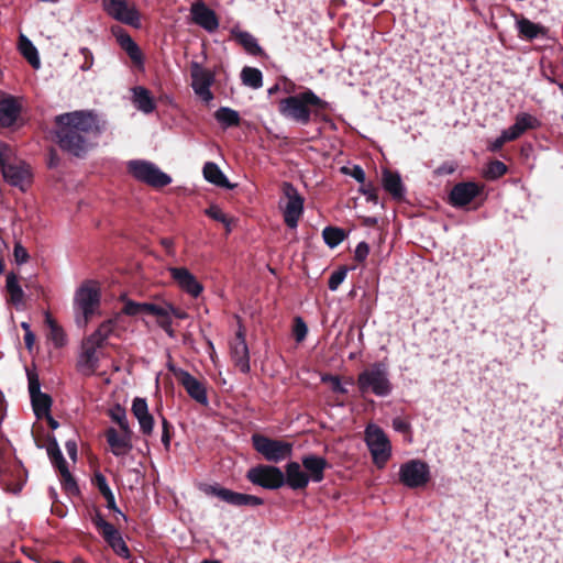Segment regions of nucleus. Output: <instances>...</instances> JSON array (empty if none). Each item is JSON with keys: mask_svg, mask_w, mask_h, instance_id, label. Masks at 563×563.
Returning a JSON list of instances; mask_svg holds the SVG:
<instances>
[{"mask_svg": "<svg viewBox=\"0 0 563 563\" xmlns=\"http://www.w3.org/2000/svg\"><path fill=\"white\" fill-rule=\"evenodd\" d=\"M104 122L92 111H74L55 118L56 143L64 152L85 157L104 131Z\"/></svg>", "mask_w": 563, "mask_h": 563, "instance_id": "obj_1", "label": "nucleus"}, {"mask_svg": "<svg viewBox=\"0 0 563 563\" xmlns=\"http://www.w3.org/2000/svg\"><path fill=\"white\" fill-rule=\"evenodd\" d=\"M330 108V103L318 97L311 89L280 99L278 102L279 113L302 125H307L312 117L314 120L328 121L322 112Z\"/></svg>", "mask_w": 563, "mask_h": 563, "instance_id": "obj_2", "label": "nucleus"}, {"mask_svg": "<svg viewBox=\"0 0 563 563\" xmlns=\"http://www.w3.org/2000/svg\"><path fill=\"white\" fill-rule=\"evenodd\" d=\"M358 391L362 396L373 393L378 397H386L393 390L387 366L383 362L371 364L362 371L356 379Z\"/></svg>", "mask_w": 563, "mask_h": 563, "instance_id": "obj_3", "label": "nucleus"}, {"mask_svg": "<svg viewBox=\"0 0 563 563\" xmlns=\"http://www.w3.org/2000/svg\"><path fill=\"white\" fill-rule=\"evenodd\" d=\"M12 147L0 142V169L4 180L11 186L25 191L31 184L32 173L30 166L25 162L12 163Z\"/></svg>", "mask_w": 563, "mask_h": 563, "instance_id": "obj_4", "label": "nucleus"}, {"mask_svg": "<svg viewBox=\"0 0 563 563\" xmlns=\"http://www.w3.org/2000/svg\"><path fill=\"white\" fill-rule=\"evenodd\" d=\"M253 449L267 462L279 463L292 454V443L272 439L261 433H254L251 438Z\"/></svg>", "mask_w": 563, "mask_h": 563, "instance_id": "obj_5", "label": "nucleus"}, {"mask_svg": "<svg viewBox=\"0 0 563 563\" xmlns=\"http://www.w3.org/2000/svg\"><path fill=\"white\" fill-rule=\"evenodd\" d=\"M365 442L374 464L378 468H383L391 455V445L388 437L380 427L368 424L365 429Z\"/></svg>", "mask_w": 563, "mask_h": 563, "instance_id": "obj_6", "label": "nucleus"}, {"mask_svg": "<svg viewBox=\"0 0 563 563\" xmlns=\"http://www.w3.org/2000/svg\"><path fill=\"white\" fill-rule=\"evenodd\" d=\"M128 172L139 181L154 188H163L172 183V177L148 161L134 159L128 163Z\"/></svg>", "mask_w": 563, "mask_h": 563, "instance_id": "obj_7", "label": "nucleus"}, {"mask_svg": "<svg viewBox=\"0 0 563 563\" xmlns=\"http://www.w3.org/2000/svg\"><path fill=\"white\" fill-rule=\"evenodd\" d=\"M246 478L253 485L271 490L279 489L285 485L284 472L279 467L268 464H258L250 468Z\"/></svg>", "mask_w": 563, "mask_h": 563, "instance_id": "obj_8", "label": "nucleus"}, {"mask_svg": "<svg viewBox=\"0 0 563 563\" xmlns=\"http://www.w3.org/2000/svg\"><path fill=\"white\" fill-rule=\"evenodd\" d=\"M282 191L286 198V205L283 208L284 222L289 229H296L303 213L305 198L289 181L283 183Z\"/></svg>", "mask_w": 563, "mask_h": 563, "instance_id": "obj_9", "label": "nucleus"}, {"mask_svg": "<svg viewBox=\"0 0 563 563\" xmlns=\"http://www.w3.org/2000/svg\"><path fill=\"white\" fill-rule=\"evenodd\" d=\"M430 478L429 465L421 460H410L400 465L399 482L408 488L424 487Z\"/></svg>", "mask_w": 563, "mask_h": 563, "instance_id": "obj_10", "label": "nucleus"}, {"mask_svg": "<svg viewBox=\"0 0 563 563\" xmlns=\"http://www.w3.org/2000/svg\"><path fill=\"white\" fill-rule=\"evenodd\" d=\"M103 11L123 24L140 27L141 15L133 3L128 0H101Z\"/></svg>", "mask_w": 563, "mask_h": 563, "instance_id": "obj_11", "label": "nucleus"}, {"mask_svg": "<svg viewBox=\"0 0 563 563\" xmlns=\"http://www.w3.org/2000/svg\"><path fill=\"white\" fill-rule=\"evenodd\" d=\"M207 495L216 496L229 505L235 507H257L264 504V499L254 495L233 492L218 484L208 485L205 488Z\"/></svg>", "mask_w": 563, "mask_h": 563, "instance_id": "obj_12", "label": "nucleus"}, {"mask_svg": "<svg viewBox=\"0 0 563 563\" xmlns=\"http://www.w3.org/2000/svg\"><path fill=\"white\" fill-rule=\"evenodd\" d=\"M191 88L195 93L205 102L209 103L214 96L211 86L214 82L216 75L213 71L203 68L199 63L192 62L190 65Z\"/></svg>", "mask_w": 563, "mask_h": 563, "instance_id": "obj_13", "label": "nucleus"}, {"mask_svg": "<svg viewBox=\"0 0 563 563\" xmlns=\"http://www.w3.org/2000/svg\"><path fill=\"white\" fill-rule=\"evenodd\" d=\"M168 369L173 373L177 382L185 388L190 398L202 406H207L209 400L207 396L206 385L194 377L189 372L168 365Z\"/></svg>", "mask_w": 563, "mask_h": 563, "instance_id": "obj_14", "label": "nucleus"}, {"mask_svg": "<svg viewBox=\"0 0 563 563\" xmlns=\"http://www.w3.org/2000/svg\"><path fill=\"white\" fill-rule=\"evenodd\" d=\"M75 306L81 311L87 323L100 306V290L90 282L84 283L76 291Z\"/></svg>", "mask_w": 563, "mask_h": 563, "instance_id": "obj_15", "label": "nucleus"}, {"mask_svg": "<svg viewBox=\"0 0 563 563\" xmlns=\"http://www.w3.org/2000/svg\"><path fill=\"white\" fill-rule=\"evenodd\" d=\"M232 360L239 369L247 374L251 369L250 366V352L245 340V329L239 325L234 339L230 343Z\"/></svg>", "mask_w": 563, "mask_h": 563, "instance_id": "obj_16", "label": "nucleus"}, {"mask_svg": "<svg viewBox=\"0 0 563 563\" xmlns=\"http://www.w3.org/2000/svg\"><path fill=\"white\" fill-rule=\"evenodd\" d=\"M482 190L483 187L474 181L457 183L450 191L449 202L456 208L465 207L479 196Z\"/></svg>", "mask_w": 563, "mask_h": 563, "instance_id": "obj_17", "label": "nucleus"}, {"mask_svg": "<svg viewBox=\"0 0 563 563\" xmlns=\"http://www.w3.org/2000/svg\"><path fill=\"white\" fill-rule=\"evenodd\" d=\"M191 20L209 33H213L219 27V18L203 1H196L190 7Z\"/></svg>", "mask_w": 563, "mask_h": 563, "instance_id": "obj_18", "label": "nucleus"}, {"mask_svg": "<svg viewBox=\"0 0 563 563\" xmlns=\"http://www.w3.org/2000/svg\"><path fill=\"white\" fill-rule=\"evenodd\" d=\"M169 273L180 289L197 298L203 290V286L197 280L194 274L186 267H170Z\"/></svg>", "mask_w": 563, "mask_h": 563, "instance_id": "obj_19", "label": "nucleus"}, {"mask_svg": "<svg viewBox=\"0 0 563 563\" xmlns=\"http://www.w3.org/2000/svg\"><path fill=\"white\" fill-rule=\"evenodd\" d=\"M301 465L308 474L309 482L320 483L324 479V471L330 467L329 462L319 455L307 454L301 457Z\"/></svg>", "mask_w": 563, "mask_h": 563, "instance_id": "obj_20", "label": "nucleus"}, {"mask_svg": "<svg viewBox=\"0 0 563 563\" xmlns=\"http://www.w3.org/2000/svg\"><path fill=\"white\" fill-rule=\"evenodd\" d=\"M540 126L541 122L536 117L527 112H520L516 115L515 123L504 131L508 135V139L515 141L519 139L526 131L537 130Z\"/></svg>", "mask_w": 563, "mask_h": 563, "instance_id": "obj_21", "label": "nucleus"}, {"mask_svg": "<svg viewBox=\"0 0 563 563\" xmlns=\"http://www.w3.org/2000/svg\"><path fill=\"white\" fill-rule=\"evenodd\" d=\"M112 34L117 37V41L121 48L125 51V53L129 55L131 60L135 65H142L143 64V54L137 46V44L133 41V38L130 36V34L120 26H113L111 29Z\"/></svg>", "mask_w": 563, "mask_h": 563, "instance_id": "obj_22", "label": "nucleus"}, {"mask_svg": "<svg viewBox=\"0 0 563 563\" xmlns=\"http://www.w3.org/2000/svg\"><path fill=\"white\" fill-rule=\"evenodd\" d=\"M285 485H288L292 490H303L308 487V474L301 470V464L298 462H288L285 466Z\"/></svg>", "mask_w": 563, "mask_h": 563, "instance_id": "obj_23", "label": "nucleus"}, {"mask_svg": "<svg viewBox=\"0 0 563 563\" xmlns=\"http://www.w3.org/2000/svg\"><path fill=\"white\" fill-rule=\"evenodd\" d=\"M100 357L97 354V349L92 347V345H86V343L82 342L81 353L76 365L77 371L84 376H91L98 369Z\"/></svg>", "mask_w": 563, "mask_h": 563, "instance_id": "obj_24", "label": "nucleus"}, {"mask_svg": "<svg viewBox=\"0 0 563 563\" xmlns=\"http://www.w3.org/2000/svg\"><path fill=\"white\" fill-rule=\"evenodd\" d=\"M21 113V104L18 100L9 96L0 99V126L11 128L15 124Z\"/></svg>", "mask_w": 563, "mask_h": 563, "instance_id": "obj_25", "label": "nucleus"}, {"mask_svg": "<svg viewBox=\"0 0 563 563\" xmlns=\"http://www.w3.org/2000/svg\"><path fill=\"white\" fill-rule=\"evenodd\" d=\"M516 25L519 37L533 41L539 37H545L548 29L539 23H534L523 15H516Z\"/></svg>", "mask_w": 563, "mask_h": 563, "instance_id": "obj_26", "label": "nucleus"}, {"mask_svg": "<svg viewBox=\"0 0 563 563\" xmlns=\"http://www.w3.org/2000/svg\"><path fill=\"white\" fill-rule=\"evenodd\" d=\"M104 435L108 444L111 448V452L115 456L125 455L132 449V433L122 432V434L120 435L114 428H109L106 430Z\"/></svg>", "mask_w": 563, "mask_h": 563, "instance_id": "obj_27", "label": "nucleus"}, {"mask_svg": "<svg viewBox=\"0 0 563 563\" xmlns=\"http://www.w3.org/2000/svg\"><path fill=\"white\" fill-rule=\"evenodd\" d=\"M382 184L384 189L390 194L395 200H402L405 196V187L398 173L389 169L383 170Z\"/></svg>", "mask_w": 563, "mask_h": 563, "instance_id": "obj_28", "label": "nucleus"}, {"mask_svg": "<svg viewBox=\"0 0 563 563\" xmlns=\"http://www.w3.org/2000/svg\"><path fill=\"white\" fill-rule=\"evenodd\" d=\"M232 37L245 49V52L253 56H264L265 52L257 43V40L246 31L232 30Z\"/></svg>", "mask_w": 563, "mask_h": 563, "instance_id": "obj_29", "label": "nucleus"}, {"mask_svg": "<svg viewBox=\"0 0 563 563\" xmlns=\"http://www.w3.org/2000/svg\"><path fill=\"white\" fill-rule=\"evenodd\" d=\"M132 92L133 103L137 110L147 114L156 109V102L147 88L136 86L132 89Z\"/></svg>", "mask_w": 563, "mask_h": 563, "instance_id": "obj_30", "label": "nucleus"}, {"mask_svg": "<svg viewBox=\"0 0 563 563\" xmlns=\"http://www.w3.org/2000/svg\"><path fill=\"white\" fill-rule=\"evenodd\" d=\"M202 173H203V177L206 178L207 181H209L218 187H221V188H228V189L232 188V185L228 180L227 176L222 173V170L216 163H213V162L206 163L203 166Z\"/></svg>", "mask_w": 563, "mask_h": 563, "instance_id": "obj_31", "label": "nucleus"}, {"mask_svg": "<svg viewBox=\"0 0 563 563\" xmlns=\"http://www.w3.org/2000/svg\"><path fill=\"white\" fill-rule=\"evenodd\" d=\"M92 484L98 488L99 493L103 496V498L107 501V508L109 510H112L113 512H120V509L118 508L115 504L114 495L108 485L107 478L101 473H96L92 477Z\"/></svg>", "mask_w": 563, "mask_h": 563, "instance_id": "obj_32", "label": "nucleus"}, {"mask_svg": "<svg viewBox=\"0 0 563 563\" xmlns=\"http://www.w3.org/2000/svg\"><path fill=\"white\" fill-rule=\"evenodd\" d=\"M5 290L9 295L8 301L15 307L23 302L24 291L19 284L18 276L11 272L7 275Z\"/></svg>", "mask_w": 563, "mask_h": 563, "instance_id": "obj_33", "label": "nucleus"}, {"mask_svg": "<svg viewBox=\"0 0 563 563\" xmlns=\"http://www.w3.org/2000/svg\"><path fill=\"white\" fill-rule=\"evenodd\" d=\"M19 49L22 56L30 63L33 68H38L41 65V60L38 57V52L33 43L23 34L20 35L19 38Z\"/></svg>", "mask_w": 563, "mask_h": 563, "instance_id": "obj_34", "label": "nucleus"}, {"mask_svg": "<svg viewBox=\"0 0 563 563\" xmlns=\"http://www.w3.org/2000/svg\"><path fill=\"white\" fill-rule=\"evenodd\" d=\"M45 324L49 329L48 339L52 340L57 347H62L66 343V335L63 328L57 323V321L52 317V314L46 311L45 312Z\"/></svg>", "mask_w": 563, "mask_h": 563, "instance_id": "obj_35", "label": "nucleus"}, {"mask_svg": "<svg viewBox=\"0 0 563 563\" xmlns=\"http://www.w3.org/2000/svg\"><path fill=\"white\" fill-rule=\"evenodd\" d=\"M214 118L223 129L239 126L241 122L239 112L228 107L219 108L214 112Z\"/></svg>", "mask_w": 563, "mask_h": 563, "instance_id": "obj_36", "label": "nucleus"}, {"mask_svg": "<svg viewBox=\"0 0 563 563\" xmlns=\"http://www.w3.org/2000/svg\"><path fill=\"white\" fill-rule=\"evenodd\" d=\"M241 80L243 85L253 89H258L263 86V75L258 68L245 66L241 71Z\"/></svg>", "mask_w": 563, "mask_h": 563, "instance_id": "obj_37", "label": "nucleus"}, {"mask_svg": "<svg viewBox=\"0 0 563 563\" xmlns=\"http://www.w3.org/2000/svg\"><path fill=\"white\" fill-rule=\"evenodd\" d=\"M34 415L40 419L44 416H48L52 407V398L47 394H40L31 397Z\"/></svg>", "mask_w": 563, "mask_h": 563, "instance_id": "obj_38", "label": "nucleus"}, {"mask_svg": "<svg viewBox=\"0 0 563 563\" xmlns=\"http://www.w3.org/2000/svg\"><path fill=\"white\" fill-rule=\"evenodd\" d=\"M108 416L115 422L123 433H133L126 419L124 407L117 404L108 410Z\"/></svg>", "mask_w": 563, "mask_h": 563, "instance_id": "obj_39", "label": "nucleus"}, {"mask_svg": "<svg viewBox=\"0 0 563 563\" xmlns=\"http://www.w3.org/2000/svg\"><path fill=\"white\" fill-rule=\"evenodd\" d=\"M47 454L53 465L59 470L60 467L67 466V462L62 454L59 445L54 437L48 438Z\"/></svg>", "mask_w": 563, "mask_h": 563, "instance_id": "obj_40", "label": "nucleus"}, {"mask_svg": "<svg viewBox=\"0 0 563 563\" xmlns=\"http://www.w3.org/2000/svg\"><path fill=\"white\" fill-rule=\"evenodd\" d=\"M322 236L328 246L331 249L338 246L346 238L343 229L336 227H327L322 231Z\"/></svg>", "mask_w": 563, "mask_h": 563, "instance_id": "obj_41", "label": "nucleus"}, {"mask_svg": "<svg viewBox=\"0 0 563 563\" xmlns=\"http://www.w3.org/2000/svg\"><path fill=\"white\" fill-rule=\"evenodd\" d=\"M63 489L70 496L79 494V487L68 470V465L58 470Z\"/></svg>", "mask_w": 563, "mask_h": 563, "instance_id": "obj_42", "label": "nucleus"}, {"mask_svg": "<svg viewBox=\"0 0 563 563\" xmlns=\"http://www.w3.org/2000/svg\"><path fill=\"white\" fill-rule=\"evenodd\" d=\"M507 172V165L498 159H495L487 165L485 170V178L488 180H495L503 177Z\"/></svg>", "mask_w": 563, "mask_h": 563, "instance_id": "obj_43", "label": "nucleus"}, {"mask_svg": "<svg viewBox=\"0 0 563 563\" xmlns=\"http://www.w3.org/2000/svg\"><path fill=\"white\" fill-rule=\"evenodd\" d=\"M205 213L214 221L221 222L225 225L227 232H231L230 223L231 220L228 216L221 210V208L217 205H211L209 208L205 210Z\"/></svg>", "mask_w": 563, "mask_h": 563, "instance_id": "obj_44", "label": "nucleus"}, {"mask_svg": "<svg viewBox=\"0 0 563 563\" xmlns=\"http://www.w3.org/2000/svg\"><path fill=\"white\" fill-rule=\"evenodd\" d=\"M347 275V267L341 266L336 271H334L329 280H328V287L330 290L334 291L339 288V286L343 283Z\"/></svg>", "mask_w": 563, "mask_h": 563, "instance_id": "obj_45", "label": "nucleus"}, {"mask_svg": "<svg viewBox=\"0 0 563 563\" xmlns=\"http://www.w3.org/2000/svg\"><path fill=\"white\" fill-rule=\"evenodd\" d=\"M99 533L102 536L104 541L110 547H112V544L117 543L120 539H122V536L112 523L106 526L103 529L99 531Z\"/></svg>", "mask_w": 563, "mask_h": 563, "instance_id": "obj_46", "label": "nucleus"}, {"mask_svg": "<svg viewBox=\"0 0 563 563\" xmlns=\"http://www.w3.org/2000/svg\"><path fill=\"white\" fill-rule=\"evenodd\" d=\"M292 333L297 342H302L308 334V327L301 317L294 320Z\"/></svg>", "mask_w": 563, "mask_h": 563, "instance_id": "obj_47", "label": "nucleus"}, {"mask_svg": "<svg viewBox=\"0 0 563 563\" xmlns=\"http://www.w3.org/2000/svg\"><path fill=\"white\" fill-rule=\"evenodd\" d=\"M131 410H132L133 416L136 419L147 415L150 411H148V406H147L146 399L140 398V397L134 398L132 401Z\"/></svg>", "mask_w": 563, "mask_h": 563, "instance_id": "obj_48", "label": "nucleus"}, {"mask_svg": "<svg viewBox=\"0 0 563 563\" xmlns=\"http://www.w3.org/2000/svg\"><path fill=\"white\" fill-rule=\"evenodd\" d=\"M341 173L353 177L357 183L362 184V186L366 184L365 172L360 165H354L352 168L343 166L341 167Z\"/></svg>", "mask_w": 563, "mask_h": 563, "instance_id": "obj_49", "label": "nucleus"}, {"mask_svg": "<svg viewBox=\"0 0 563 563\" xmlns=\"http://www.w3.org/2000/svg\"><path fill=\"white\" fill-rule=\"evenodd\" d=\"M358 191L366 196V200L374 205L378 203V189L372 183L364 184L360 187Z\"/></svg>", "mask_w": 563, "mask_h": 563, "instance_id": "obj_50", "label": "nucleus"}, {"mask_svg": "<svg viewBox=\"0 0 563 563\" xmlns=\"http://www.w3.org/2000/svg\"><path fill=\"white\" fill-rule=\"evenodd\" d=\"M162 427H163L162 443L165 446V449L168 451L169 446H170L174 427L165 417H162Z\"/></svg>", "mask_w": 563, "mask_h": 563, "instance_id": "obj_51", "label": "nucleus"}, {"mask_svg": "<svg viewBox=\"0 0 563 563\" xmlns=\"http://www.w3.org/2000/svg\"><path fill=\"white\" fill-rule=\"evenodd\" d=\"M142 314H151L155 317H165L166 308L151 303V302H141Z\"/></svg>", "mask_w": 563, "mask_h": 563, "instance_id": "obj_52", "label": "nucleus"}, {"mask_svg": "<svg viewBox=\"0 0 563 563\" xmlns=\"http://www.w3.org/2000/svg\"><path fill=\"white\" fill-rule=\"evenodd\" d=\"M140 430L144 435H151L154 429V417L150 412L137 419Z\"/></svg>", "mask_w": 563, "mask_h": 563, "instance_id": "obj_53", "label": "nucleus"}, {"mask_svg": "<svg viewBox=\"0 0 563 563\" xmlns=\"http://www.w3.org/2000/svg\"><path fill=\"white\" fill-rule=\"evenodd\" d=\"M27 380L30 397H36V395L43 394L41 391V384L36 373L27 371Z\"/></svg>", "mask_w": 563, "mask_h": 563, "instance_id": "obj_54", "label": "nucleus"}, {"mask_svg": "<svg viewBox=\"0 0 563 563\" xmlns=\"http://www.w3.org/2000/svg\"><path fill=\"white\" fill-rule=\"evenodd\" d=\"M115 324H117L115 319H108V320L103 321L97 328V334L102 336L103 339L108 340V338L113 333Z\"/></svg>", "mask_w": 563, "mask_h": 563, "instance_id": "obj_55", "label": "nucleus"}, {"mask_svg": "<svg viewBox=\"0 0 563 563\" xmlns=\"http://www.w3.org/2000/svg\"><path fill=\"white\" fill-rule=\"evenodd\" d=\"M122 313L131 317L142 314L141 302L126 300L122 307Z\"/></svg>", "mask_w": 563, "mask_h": 563, "instance_id": "obj_56", "label": "nucleus"}, {"mask_svg": "<svg viewBox=\"0 0 563 563\" xmlns=\"http://www.w3.org/2000/svg\"><path fill=\"white\" fill-rule=\"evenodd\" d=\"M13 255H14L15 262L19 265L26 263L30 258V255H29L26 249L20 242H15L14 249H13Z\"/></svg>", "mask_w": 563, "mask_h": 563, "instance_id": "obj_57", "label": "nucleus"}, {"mask_svg": "<svg viewBox=\"0 0 563 563\" xmlns=\"http://www.w3.org/2000/svg\"><path fill=\"white\" fill-rule=\"evenodd\" d=\"M323 382H330L333 393L345 395L347 389L341 384L340 377L334 375H327L322 378Z\"/></svg>", "mask_w": 563, "mask_h": 563, "instance_id": "obj_58", "label": "nucleus"}, {"mask_svg": "<svg viewBox=\"0 0 563 563\" xmlns=\"http://www.w3.org/2000/svg\"><path fill=\"white\" fill-rule=\"evenodd\" d=\"M369 254V245L365 241H362L357 244L354 253V260L358 263L365 262Z\"/></svg>", "mask_w": 563, "mask_h": 563, "instance_id": "obj_59", "label": "nucleus"}, {"mask_svg": "<svg viewBox=\"0 0 563 563\" xmlns=\"http://www.w3.org/2000/svg\"><path fill=\"white\" fill-rule=\"evenodd\" d=\"M80 54L84 57V63L80 65V69L82 71L89 70L93 65V55L92 52L88 47H81Z\"/></svg>", "mask_w": 563, "mask_h": 563, "instance_id": "obj_60", "label": "nucleus"}, {"mask_svg": "<svg viewBox=\"0 0 563 563\" xmlns=\"http://www.w3.org/2000/svg\"><path fill=\"white\" fill-rule=\"evenodd\" d=\"M90 517H91L92 523L95 525V527L98 531H100L101 529H103L106 526H108L110 523L103 518L100 510L96 507L93 508Z\"/></svg>", "mask_w": 563, "mask_h": 563, "instance_id": "obj_61", "label": "nucleus"}, {"mask_svg": "<svg viewBox=\"0 0 563 563\" xmlns=\"http://www.w3.org/2000/svg\"><path fill=\"white\" fill-rule=\"evenodd\" d=\"M106 341H107L106 339H103L102 336L97 334V330H96L89 336L84 339L82 342L86 343V345H92V347L98 350V349L103 347Z\"/></svg>", "mask_w": 563, "mask_h": 563, "instance_id": "obj_62", "label": "nucleus"}, {"mask_svg": "<svg viewBox=\"0 0 563 563\" xmlns=\"http://www.w3.org/2000/svg\"><path fill=\"white\" fill-rule=\"evenodd\" d=\"M159 327L170 336H174V330L172 328V319L168 309H166L165 317H157Z\"/></svg>", "mask_w": 563, "mask_h": 563, "instance_id": "obj_63", "label": "nucleus"}, {"mask_svg": "<svg viewBox=\"0 0 563 563\" xmlns=\"http://www.w3.org/2000/svg\"><path fill=\"white\" fill-rule=\"evenodd\" d=\"M112 550L122 558H129L130 556V550L125 543V541L120 539L117 543L112 544Z\"/></svg>", "mask_w": 563, "mask_h": 563, "instance_id": "obj_64", "label": "nucleus"}]
</instances>
